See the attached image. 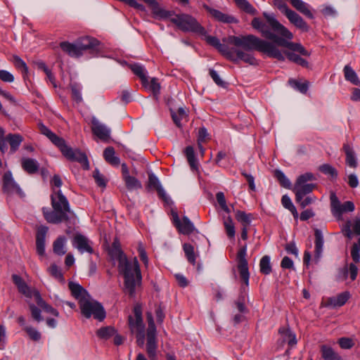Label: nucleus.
Here are the masks:
<instances>
[{
  "mask_svg": "<svg viewBox=\"0 0 360 360\" xmlns=\"http://www.w3.org/2000/svg\"><path fill=\"white\" fill-rule=\"evenodd\" d=\"M200 35L204 37L207 44L216 48L233 63L242 60L250 65H257L258 61L252 53L254 50L264 53L270 58L284 61V57L275 44L262 39L253 34L229 36L228 41L235 46L233 48H229L221 44L218 38L208 35L206 30L204 34Z\"/></svg>",
  "mask_w": 360,
  "mask_h": 360,
  "instance_id": "obj_1",
  "label": "nucleus"
},
{
  "mask_svg": "<svg viewBox=\"0 0 360 360\" xmlns=\"http://www.w3.org/2000/svg\"><path fill=\"white\" fill-rule=\"evenodd\" d=\"M263 16L266 22H262L259 18H255L251 22L252 27L258 30L263 37L272 40L273 41L270 42L275 44L278 50V46L288 49L290 51H285L283 53L281 51L283 57H285V54L289 60L302 67H307L308 62L294 52H297L304 56H309L310 52L306 50L301 44L289 41L293 38L292 33L280 23L274 14L264 12ZM285 60V58H284Z\"/></svg>",
  "mask_w": 360,
  "mask_h": 360,
  "instance_id": "obj_2",
  "label": "nucleus"
},
{
  "mask_svg": "<svg viewBox=\"0 0 360 360\" xmlns=\"http://www.w3.org/2000/svg\"><path fill=\"white\" fill-rule=\"evenodd\" d=\"M120 274L124 277V292L130 297H135L136 288L141 285L142 276L139 264L136 257L126 259L117 264Z\"/></svg>",
  "mask_w": 360,
  "mask_h": 360,
  "instance_id": "obj_3",
  "label": "nucleus"
},
{
  "mask_svg": "<svg viewBox=\"0 0 360 360\" xmlns=\"http://www.w3.org/2000/svg\"><path fill=\"white\" fill-rule=\"evenodd\" d=\"M51 205L53 210L43 207L42 212L45 219L51 224H59L67 221L69 219V214L71 213L70 207L66 197L60 190L53 193L51 196Z\"/></svg>",
  "mask_w": 360,
  "mask_h": 360,
  "instance_id": "obj_4",
  "label": "nucleus"
},
{
  "mask_svg": "<svg viewBox=\"0 0 360 360\" xmlns=\"http://www.w3.org/2000/svg\"><path fill=\"white\" fill-rule=\"evenodd\" d=\"M98 45V41L96 39L85 37L78 39L75 43L63 41L60 44V47L70 57L79 58L84 51L94 49Z\"/></svg>",
  "mask_w": 360,
  "mask_h": 360,
  "instance_id": "obj_5",
  "label": "nucleus"
},
{
  "mask_svg": "<svg viewBox=\"0 0 360 360\" xmlns=\"http://www.w3.org/2000/svg\"><path fill=\"white\" fill-rule=\"evenodd\" d=\"M315 180L316 177L311 172H306L297 176L292 188L295 195V200H300L316 188V184L310 183Z\"/></svg>",
  "mask_w": 360,
  "mask_h": 360,
  "instance_id": "obj_6",
  "label": "nucleus"
},
{
  "mask_svg": "<svg viewBox=\"0 0 360 360\" xmlns=\"http://www.w3.org/2000/svg\"><path fill=\"white\" fill-rule=\"evenodd\" d=\"M170 21L184 32H194L198 34H204L205 29L193 16L181 13L175 15Z\"/></svg>",
  "mask_w": 360,
  "mask_h": 360,
  "instance_id": "obj_7",
  "label": "nucleus"
},
{
  "mask_svg": "<svg viewBox=\"0 0 360 360\" xmlns=\"http://www.w3.org/2000/svg\"><path fill=\"white\" fill-rule=\"evenodd\" d=\"M146 319L148 325L146 332V352L150 360H157V332L151 311L146 312Z\"/></svg>",
  "mask_w": 360,
  "mask_h": 360,
  "instance_id": "obj_8",
  "label": "nucleus"
},
{
  "mask_svg": "<svg viewBox=\"0 0 360 360\" xmlns=\"http://www.w3.org/2000/svg\"><path fill=\"white\" fill-rule=\"evenodd\" d=\"M79 308L82 314L86 319L93 316L94 319L103 321L105 318V311L101 304L93 300L91 296L82 301Z\"/></svg>",
  "mask_w": 360,
  "mask_h": 360,
  "instance_id": "obj_9",
  "label": "nucleus"
},
{
  "mask_svg": "<svg viewBox=\"0 0 360 360\" xmlns=\"http://www.w3.org/2000/svg\"><path fill=\"white\" fill-rule=\"evenodd\" d=\"M58 148L66 158L71 161L78 162L85 169H89V160L84 153L69 147L66 145L65 140Z\"/></svg>",
  "mask_w": 360,
  "mask_h": 360,
  "instance_id": "obj_10",
  "label": "nucleus"
},
{
  "mask_svg": "<svg viewBox=\"0 0 360 360\" xmlns=\"http://www.w3.org/2000/svg\"><path fill=\"white\" fill-rule=\"evenodd\" d=\"M330 208L333 215L338 219H342V214L347 212H351L354 210V204L352 201H346L341 203L338 198L334 193L330 196Z\"/></svg>",
  "mask_w": 360,
  "mask_h": 360,
  "instance_id": "obj_11",
  "label": "nucleus"
},
{
  "mask_svg": "<svg viewBox=\"0 0 360 360\" xmlns=\"http://www.w3.org/2000/svg\"><path fill=\"white\" fill-rule=\"evenodd\" d=\"M247 245H245L240 248L237 253L238 269L240 276L246 286L249 285L250 273L248 270V261L246 259Z\"/></svg>",
  "mask_w": 360,
  "mask_h": 360,
  "instance_id": "obj_12",
  "label": "nucleus"
},
{
  "mask_svg": "<svg viewBox=\"0 0 360 360\" xmlns=\"http://www.w3.org/2000/svg\"><path fill=\"white\" fill-rule=\"evenodd\" d=\"M134 318L129 316V326L131 333H142L145 332V325L142 318V307L140 304H137L134 307Z\"/></svg>",
  "mask_w": 360,
  "mask_h": 360,
  "instance_id": "obj_13",
  "label": "nucleus"
},
{
  "mask_svg": "<svg viewBox=\"0 0 360 360\" xmlns=\"http://www.w3.org/2000/svg\"><path fill=\"white\" fill-rule=\"evenodd\" d=\"M203 8L215 20L226 24H236L238 20L233 15L223 13L221 11L213 8L206 4L203 5Z\"/></svg>",
  "mask_w": 360,
  "mask_h": 360,
  "instance_id": "obj_14",
  "label": "nucleus"
},
{
  "mask_svg": "<svg viewBox=\"0 0 360 360\" xmlns=\"http://www.w3.org/2000/svg\"><path fill=\"white\" fill-rule=\"evenodd\" d=\"M3 189L8 194L16 193L22 197L23 192L19 186L14 181L11 172H6L3 176Z\"/></svg>",
  "mask_w": 360,
  "mask_h": 360,
  "instance_id": "obj_15",
  "label": "nucleus"
},
{
  "mask_svg": "<svg viewBox=\"0 0 360 360\" xmlns=\"http://www.w3.org/2000/svg\"><path fill=\"white\" fill-rule=\"evenodd\" d=\"M122 179L127 188L129 191L138 190L142 188L141 183L136 177L129 174V171L126 164L122 165Z\"/></svg>",
  "mask_w": 360,
  "mask_h": 360,
  "instance_id": "obj_16",
  "label": "nucleus"
},
{
  "mask_svg": "<svg viewBox=\"0 0 360 360\" xmlns=\"http://www.w3.org/2000/svg\"><path fill=\"white\" fill-rule=\"evenodd\" d=\"M143 1L151 8L153 15L159 19H171L175 15L174 12L167 11L161 7L156 0Z\"/></svg>",
  "mask_w": 360,
  "mask_h": 360,
  "instance_id": "obj_17",
  "label": "nucleus"
},
{
  "mask_svg": "<svg viewBox=\"0 0 360 360\" xmlns=\"http://www.w3.org/2000/svg\"><path fill=\"white\" fill-rule=\"evenodd\" d=\"M91 130L94 135L103 141H106L109 139L110 134V129L105 124L100 122L96 117L91 119Z\"/></svg>",
  "mask_w": 360,
  "mask_h": 360,
  "instance_id": "obj_18",
  "label": "nucleus"
},
{
  "mask_svg": "<svg viewBox=\"0 0 360 360\" xmlns=\"http://www.w3.org/2000/svg\"><path fill=\"white\" fill-rule=\"evenodd\" d=\"M174 223L179 231L182 234L189 235L195 231L193 224L187 217H184L182 220H180L178 215L176 214L174 217Z\"/></svg>",
  "mask_w": 360,
  "mask_h": 360,
  "instance_id": "obj_19",
  "label": "nucleus"
},
{
  "mask_svg": "<svg viewBox=\"0 0 360 360\" xmlns=\"http://www.w3.org/2000/svg\"><path fill=\"white\" fill-rule=\"evenodd\" d=\"M72 245L82 254L84 252L92 254L94 252L89 239L81 234H77L74 237Z\"/></svg>",
  "mask_w": 360,
  "mask_h": 360,
  "instance_id": "obj_20",
  "label": "nucleus"
},
{
  "mask_svg": "<svg viewBox=\"0 0 360 360\" xmlns=\"http://www.w3.org/2000/svg\"><path fill=\"white\" fill-rule=\"evenodd\" d=\"M350 297V294L347 291L342 292L337 296L328 297L325 306L327 307L336 308L343 306Z\"/></svg>",
  "mask_w": 360,
  "mask_h": 360,
  "instance_id": "obj_21",
  "label": "nucleus"
},
{
  "mask_svg": "<svg viewBox=\"0 0 360 360\" xmlns=\"http://www.w3.org/2000/svg\"><path fill=\"white\" fill-rule=\"evenodd\" d=\"M47 231L48 227L46 226H40L37 229L36 236L37 252L41 256L45 254V238Z\"/></svg>",
  "mask_w": 360,
  "mask_h": 360,
  "instance_id": "obj_22",
  "label": "nucleus"
},
{
  "mask_svg": "<svg viewBox=\"0 0 360 360\" xmlns=\"http://www.w3.org/2000/svg\"><path fill=\"white\" fill-rule=\"evenodd\" d=\"M68 286L72 295L78 300L79 305L82 301L86 300L90 297L86 290L78 283L70 282Z\"/></svg>",
  "mask_w": 360,
  "mask_h": 360,
  "instance_id": "obj_23",
  "label": "nucleus"
},
{
  "mask_svg": "<svg viewBox=\"0 0 360 360\" xmlns=\"http://www.w3.org/2000/svg\"><path fill=\"white\" fill-rule=\"evenodd\" d=\"M286 18L288 20L293 24L296 27L301 30L303 32H308L309 30V27L307 23L304 20V19L296 12L291 10L288 11Z\"/></svg>",
  "mask_w": 360,
  "mask_h": 360,
  "instance_id": "obj_24",
  "label": "nucleus"
},
{
  "mask_svg": "<svg viewBox=\"0 0 360 360\" xmlns=\"http://www.w3.org/2000/svg\"><path fill=\"white\" fill-rule=\"evenodd\" d=\"M342 232L349 239L353 238L354 233L360 236V219H356L354 224L347 221L342 228Z\"/></svg>",
  "mask_w": 360,
  "mask_h": 360,
  "instance_id": "obj_25",
  "label": "nucleus"
},
{
  "mask_svg": "<svg viewBox=\"0 0 360 360\" xmlns=\"http://www.w3.org/2000/svg\"><path fill=\"white\" fill-rule=\"evenodd\" d=\"M129 68L134 74L140 78L141 84L144 88H148V86L149 85L148 79L146 75L147 72L144 67L139 63H134L131 64Z\"/></svg>",
  "mask_w": 360,
  "mask_h": 360,
  "instance_id": "obj_26",
  "label": "nucleus"
},
{
  "mask_svg": "<svg viewBox=\"0 0 360 360\" xmlns=\"http://www.w3.org/2000/svg\"><path fill=\"white\" fill-rule=\"evenodd\" d=\"M12 279L20 292L27 297H32V290L29 288V286L20 276L13 274L12 276Z\"/></svg>",
  "mask_w": 360,
  "mask_h": 360,
  "instance_id": "obj_27",
  "label": "nucleus"
},
{
  "mask_svg": "<svg viewBox=\"0 0 360 360\" xmlns=\"http://www.w3.org/2000/svg\"><path fill=\"white\" fill-rule=\"evenodd\" d=\"M40 132L45 135L54 145L59 147L62 144L64 139L58 136L56 134L52 132L47 128L43 123L38 124Z\"/></svg>",
  "mask_w": 360,
  "mask_h": 360,
  "instance_id": "obj_28",
  "label": "nucleus"
},
{
  "mask_svg": "<svg viewBox=\"0 0 360 360\" xmlns=\"http://www.w3.org/2000/svg\"><path fill=\"white\" fill-rule=\"evenodd\" d=\"M21 166L30 174L37 173L39 168V162L36 160L30 158H23L21 160Z\"/></svg>",
  "mask_w": 360,
  "mask_h": 360,
  "instance_id": "obj_29",
  "label": "nucleus"
},
{
  "mask_svg": "<svg viewBox=\"0 0 360 360\" xmlns=\"http://www.w3.org/2000/svg\"><path fill=\"white\" fill-rule=\"evenodd\" d=\"M6 143H9L11 153H14L18 150L20 144L23 141V137L19 134H8L6 137Z\"/></svg>",
  "mask_w": 360,
  "mask_h": 360,
  "instance_id": "obj_30",
  "label": "nucleus"
},
{
  "mask_svg": "<svg viewBox=\"0 0 360 360\" xmlns=\"http://www.w3.org/2000/svg\"><path fill=\"white\" fill-rule=\"evenodd\" d=\"M290 2L296 10L307 18L310 19H313L314 18L313 13L309 10V5L302 0H290Z\"/></svg>",
  "mask_w": 360,
  "mask_h": 360,
  "instance_id": "obj_31",
  "label": "nucleus"
},
{
  "mask_svg": "<svg viewBox=\"0 0 360 360\" xmlns=\"http://www.w3.org/2000/svg\"><path fill=\"white\" fill-rule=\"evenodd\" d=\"M315 259L318 262L321 257L323 247V236L321 231L319 229L315 230Z\"/></svg>",
  "mask_w": 360,
  "mask_h": 360,
  "instance_id": "obj_32",
  "label": "nucleus"
},
{
  "mask_svg": "<svg viewBox=\"0 0 360 360\" xmlns=\"http://www.w3.org/2000/svg\"><path fill=\"white\" fill-rule=\"evenodd\" d=\"M148 186L149 188L155 189L158 192V194L162 198H165V192L162 187L158 178L153 173H150L148 175Z\"/></svg>",
  "mask_w": 360,
  "mask_h": 360,
  "instance_id": "obj_33",
  "label": "nucleus"
},
{
  "mask_svg": "<svg viewBox=\"0 0 360 360\" xmlns=\"http://www.w3.org/2000/svg\"><path fill=\"white\" fill-rule=\"evenodd\" d=\"M343 150L346 155V163L352 168L357 167L356 158L355 153L352 148L347 143L344 144Z\"/></svg>",
  "mask_w": 360,
  "mask_h": 360,
  "instance_id": "obj_34",
  "label": "nucleus"
},
{
  "mask_svg": "<svg viewBox=\"0 0 360 360\" xmlns=\"http://www.w3.org/2000/svg\"><path fill=\"white\" fill-rule=\"evenodd\" d=\"M349 274V277L352 281H354L356 278L358 274V268L356 265V263H351L349 265V268L345 267L340 271V277L342 278V280L345 279L348 275Z\"/></svg>",
  "mask_w": 360,
  "mask_h": 360,
  "instance_id": "obj_35",
  "label": "nucleus"
},
{
  "mask_svg": "<svg viewBox=\"0 0 360 360\" xmlns=\"http://www.w3.org/2000/svg\"><path fill=\"white\" fill-rule=\"evenodd\" d=\"M343 71L345 78L347 81L350 82L354 85L360 86V80L356 73L349 65H347L344 67Z\"/></svg>",
  "mask_w": 360,
  "mask_h": 360,
  "instance_id": "obj_36",
  "label": "nucleus"
},
{
  "mask_svg": "<svg viewBox=\"0 0 360 360\" xmlns=\"http://www.w3.org/2000/svg\"><path fill=\"white\" fill-rule=\"evenodd\" d=\"M322 357L324 360H341V357L330 347L322 345L321 347Z\"/></svg>",
  "mask_w": 360,
  "mask_h": 360,
  "instance_id": "obj_37",
  "label": "nucleus"
},
{
  "mask_svg": "<svg viewBox=\"0 0 360 360\" xmlns=\"http://www.w3.org/2000/svg\"><path fill=\"white\" fill-rule=\"evenodd\" d=\"M104 159L112 165H118L120 164V158L115 156L114 148L107 147L103 152Z\"/></svg>",
  "mask_w": 360,
  "mask_h": 360,
  "instance_id": "obj_38",
  "label": "nucleus"
},
{
  "mask_svg": "<svg viewBox=\"0 0 360 360\" xmlns=\"http://www.w3.org/2000/svg\"><path fill=\"white\" fill-rule=\"evenodd\" d=\"M66 238L64 236L58 237L53 244V252L58 255L62 256L65 254L66 250L65 248V244Z\"/></svg>",
  "mask_w": 360,
  "mask_h": 360,
  "instance_id": "obj_39",
  "label": "nucleus"
},
{
  "mask_svg": "<svg viewBox=\"0 0 360 360\" xmlns=\"http://www.w3.org/2000/svg\"><path fill=\"white\" fill-rule=\"evenodd\" d=\"M236 219L242 224V227H248L253 217L250 213L248 214L243 211L237 210L236 212Z\"/></svg>",
  "mask_w": 360,
  "mask_h": 360,
  "instance_id": "obj_40",
  "label": "nucleus"
},
{
  "mask_svg": "<svg viewBox=\"0 0 360 360\" xmlns=\"http://www.w3.org/2000/svg\"><path fill=\"white\" fill-rule=\"evenodd\" d=\"M185 155L191 169L197 171L198 164L195 157L194 148L192 146H187L185 149Z\"/></svg>",
  "mask_w": 360,
  "mask_h": 360,
  "instance_id": "obj_41",
  "label": "nucleus"
},
{
  "mask_svg": "<svg viewBox=\"0 0 360 360\" xmlns=\"http://www.w3.org/2000/svg\"><path fill=\"white\" fill-rule=\"evenodd\" d=\"M259 270L263 274L268 275L271 272V258L268 255L262 257L259 262Z\"/></svg>",
  "mask_w": 360,
  "mask_h": 360,
  "instance_id": "obj_42",
  "label": "nucleus"
},
{
  "mask_svg": "<svg viewBox=\"0 0 360 360\" xmlns=\"http://www.w3.org/2000/svg\"><path fill=\"white\" fill-rule=\"evenodd\" d=\"M237 6L247 13L255 15L257 10L247 0H234Z\"/></svg>",
  "mask_w": 360,
  "mask_h": 360,
  "instance_id": "obj_43",
  "label": "nucleus"
},
{
  "mask_svg": "<svg viewBox=\"0 0 360 360\" xmlns=\"http://www.w3.org/2000/svg\"><path fill=\"white\" fill-rule=\"evenodd\" d=\"M172 117L176 125L181 127V121L186 119L187 113L184 108H179L176 112H172Z\"/></svg>",
  "mask_w": 360,
  "mask_h": 360,
  "instance_id": "obj_44",
  "label": "nucleus"
},
{
  "mask_svg": "<svg viewBox=\"0 0 360 360\" xmlns=\"http://www.w3.org/2000/svg\"><path fill=\"white\" fill-rule=\"evenodd\" d=\"M109 254L112 259L117 261L118 264L122 263L128 259L122 249L110 248Z\"/></svg>",
  "mask_w": 360,
  "mask_h": 360,
  "instance_id": "obj_45",
  "label": "nucleus"
},
{
  "mask_svg": "<svg viewBox=\"0 0 360 360\" xmlns=\"http://www.w3.org/2000/svg\"><path fill=\"white\" fill-rule=\"evenodd\" d=\"M279 333L283 336L284 340L288 341V345L290 346H293L297 343L295 335L289 329L281 328L279 329Z\"/></svg>",
  "mask_w": 360,
  "mask_h": 360,
  "instance_id": "obj_46",
  "label": "nucleus"
},
{
  "mask_svg": "<svg viewBox=\"0 0 360 360\" xmlns=\"http://www.w3.org/2000/svg\"><path fill=\"white\" fill-rule=\"evenodd\" d=\"M183 250L184 251L185 255L188 259V261L192 264H195V255L194 252V248L193 245L188 243H184L183 245Z\"/></svg>",
  "mask_w": 360,
  "mask_h": 360,
  "instance_id": "obj_47",
  "label": "nucleus"
},
{
  "mask_svg": "<svg viewBox=\"0 0 360 360\" xmlns=\"http://www.w3.org/2000/svg\"><path fill=\"white\" fill-rule=\"evenodd\" d=\"M115 333V330L111 326L103 327L96 331V335L101 339L107 340Z\"/></svg>",
  "mask_w": 360,
  "mask_h": 360,
  "instance_id": "obj_48",
  "label": "nucleus"
},
{
  "mask_svg": "<svg viewBox=\"0 0 360 360\" xmlns=\"http://www.w3.org/2000/svg\"><path fill=\"white\" fill-rule=\"evenodd\" d=\"M275 176L281 184V185L285 188H291V182L281 170L276 169L275 171Z\"/></svg>",
  "mask_w": 360,
  "mask_h": 360,
  "instance_id": "obj_49",
  "label": "nucleus"
},
{
  "mask_svg": "<svg viewBox=\"0 0 360 360\" xmlns=\"http://www.w3.org/2000/svg\"><path fill=\"white\" fill-rule=\"evenodd\" d=\"M289 84L295 89H297L302 94L307 93L309 88V83L307 82H299L295 79H290Z\"/></svg>",
  "mask_w": 360,
  "mask_h": 360,
  "instance_id": "obj_50",
  "label": "nucleus"
},
{
  "mask_svg": "<svg viewBox=\"0 0 360 360\" xmlns=\"http://www.w3.org/2000/svg\"><path fill=\"white\" fill-rule=\"evenodd\" d=\"M224 224L228 236L229 238H233L235 236L236 231L232 219L230 217H228V218L224 221Z\"/></svg>",
  "mask_w": 360,
  "mask_h": 360,
  "instance_id": "obj_51",
  "label": "nucleus"
},
{
  "mask_svg": "<svg viewBox=\"0 0 360 360\" xmlns=\"http://www.w3.org/2000/svg\"><path fill=\"white\" fill-rule=\"evenodd\" d=\"M23 330L27 333L30 338L34 341H39L41 338V333L32 326H25Z\"/></svg>",
  "mask_w": 360,
  "mask_h": 360,
  "instance_id": "obj_52",
  "label": "nucleus"
},
{
  "mask_svg": "<svg viewBox=\"0 0 360 360\" xmlns=\"http://www.w3.org/2000/svg\"><path fill=\"white\" fill-rule=\"evenodd\" d=\"M319 170L327 175L330 176L332 178H336L338 176L337 170L328 164H324L319 167Z\"/></svg>",
  "mask_w": 360,
  "mask_h": 360,
  "instance_id": "obj_53",
  "label": "nucleus"
},
{
  "mask_svg": "<svg viewBox=\"0 0 360 360\" xmlns=\"http://www.w3.org/2000/svg\"><path fill=\"white\" fill-rule=\"evenodd\" d=\"M360 238L356 243H354L351 249V257L355 263L360 262Z\"/></svg>",
  "mask_w": 360,
  "mask_h": 360,
  "instance_id": "obj_54",
  "label": "nucleus"
},
{
  "mask_svg": "<svg viewBox=\"0 0 360 360\" xmlns=\"http://www.w3.org/2000/svg\"><path fill=\"white\" fill-rule=\"evenodd\" d=\"M148 89L152 91L154 96L157 97L160 91V84L158 82V79L155 77L152 78L150 82H148Z\"/></svg>",
  "mask_w": 360,
  "mask_h": 360,
  "instance_id": "obj_55",
  "label": "nucleus"
},
{
  "mask_svg": "<svg viewBox=\"0 0 360 360\" xmlns=\"http://www.w3.org/2000/svg\"><path fill=\"white\" fill-rule=\"evenodd\" d=\"M13 63L15 66L20 69L23 74L27 75L28 73V67L26 63L18 56H13Z\"/></svg>",
  "mask_w": 360,
  "mask_h": 360,
  "instance_id": "obj_56",
  "label": "nucleus"
},
{
  "mask_svg": "<svg viewBox=\"0 0 360 360\" xmlns=\"http://www.w3.org/2000/svg\"><path fill=\"white\" fill-rule=\"evenodd\" d=\"M216 198L221 208L226 213H229L231 211L226 205V201L224 193L218 192L216 195Z\"/></svg>",
  "mask_w": 360,
  "mask_h": 360,
  "instance_id": "obj_57",
  "label": "nucleus"
},
{
  "mask_svg": "<svg viewBox=\"0 0 360 360\" xmlns=\"http://www.w3.org/2000/svg\"><path fill=\"white\" fill-rule=\"evenodd\" d=\"M30 309L31 311L32 317L37 322H40L43 320V317L41 316V310L37 307L34 304H30L29 305Z\"/></svg>",
  "mask_w": 360,
  "mask_h": 360,
  "instance_id": "obj_58",
  "label": "nucleus"
},
{
  "mask_svg": "<svg viewBox=\"0 0 360 360\" xmlns=\"http://www.w3.org/2000/svg\"><path fill=\"white\" fill-rule=\"evenodd\" d=\"M93 176L96 182L97 185L100 187L105 188L106 186V181L104 176L100 173L98 169H95L93 173Z\"/></svg>",
  "mask_w": 360,
  "mask_h": 360,
  "instance_id": "obj_59",
  "label": "nucleus"
},
{
  "mask_svg": "<svg viewBox=\"0 0 360 360\" xmlns=\"http://www.w3.org/2000/svg\"><path fill=\"white\" fill-rule=\"evenodd\" d=\"M338 343L340 347L344 349H351L354 345V341L352 338H341L338 340Z\"/></svg>",
  "mask_w": 360,
  "mask_h": 360,
  "instance_id": "obj_60",
  "label": "nucleus"
},
{
  "mask_svg": "<svg viewBox=\"0 0 360 360\" xmlns=\"http://www.w3.org/2000/svg\"><path fill=\"white\" fill-rule=\"evenodd\" d=\"M0 79L4 82L11 83L14 81V76L8 71L5 70H0Z\"/></svg>",
  "mask_w": 360,
  "mask_h": 360,
  "instance_id": "obj_61",
  "label": "nucleus"
},
{
  "mask_svg": "<svg viewBox=\"0 0 360 360\" xmlns=\"http://www.w3.org/2000/svg\"><path fill=\"white\" fill-rule=\"evenodd\" d=\"M72 96L73 99L77 102L80 103L82 101V97L81 94V91L79 86L77 84H73L71 86Z\"/></svg>",
  "mask_w": 360,
  "mask_h": 360,
  "instance_id": "obj_62",
  "label": "nucleus"
},
{
  "mask_svg": "<svg viewBox=\"0 0 360 360\" xmlns=\"http://www.w3.org/2000/svg\"><path fill=\"white\" fill-rule=\"evenodd\" d=\"M210 75L218 86L221 87H224L226 86V83L220 78L217 71L214 70H210Z\"/></svg>",
  "mask_w": 360,
  "mask_h": 360,
  "instance_id": "obj_63",
  "label": "nucleus"
},
{
  "mask_svg": "<svg viewBox=\"0 0 360 360\" xmlns=\"http://www.w3.org/2000/svg\"><path fill=\"white\" fill-rule=\"evenodd\" d=\"M50 274L54 276L55 278L63 280V274L60 271V270L58 269L57 265L56 264H51L49 269Z\"/></svg>",
  "mask_w": 360,
  "mask_h": 360,
  "instance_id": "obj_64",
  "label": "nucleus"
}]
</instances>
